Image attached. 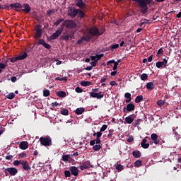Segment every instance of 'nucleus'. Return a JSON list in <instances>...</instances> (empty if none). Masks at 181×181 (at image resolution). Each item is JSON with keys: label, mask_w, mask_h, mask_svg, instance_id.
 Returning <instances> with one entry per match:
<instances>
[{"label": "nucleus", "mask_w": 181, "mask_h": 181, "mask_svg": "<svg viewBox=\"0 0 181 181\" xmlns=\"http://www.w3.org/2000/svg\"><path fill=\"white\" fill-rule=\"evenodd\" d=\"M105 32V28H103L100 31L97 27L90 28L88 31L82 36L81 39L78 40L77 45H81L83 42H90L92 37H95V36H101Z\"/></svg>", "instance_id": "nucleus-1"}, {"label": "nucleus", "mask_w": 181, "mask_h": 181, "mask_svg": "<svg viewBox=\"0 0 181 181\" xmlns=\"http://www.w3.org/2000/svg\"><path fill=\"white\" fill-rule=\"evenodd\" d=\"M133 2L139 4L140 8H141V13L145 15L148 12V5L152 4L153 0H132Z\"/></svg>", "instance_id": "nucleus-2"}, {"label": "nucleus", "mask_w": 181, "mask_h": 181, "mask_svg": "<svg viewBox=\"0 0 181 181\" xmlns=\"http://www.w3.org/2000/svg\"><path fill=\"white\" fill-rule=\"evenodd\" d=\"M64 26L66 28V29H76V28H77V23L71 20H66L64 21V23L61 25L62 30L64 29Z\"/></svg>", "instance_id": "nucleus-3"}, {"label": "nucleus", "mask_w": 181, "mask_h": 181, "mask_svg": "<svg viewBox=\"0 0 181 181\" xmlns=\"http://www.w3.org/2000/svg\"><path fill=\"white\" fill-rule=\"evenodd\" d=\"M40 142L43 146H52V138L49 136L40 137Z\"/></svg>", "instance_id": "nucleus-4"}, {"label": "nucleus", "mask_w": 181, "mask_h": 181, "mask_svg": "<svg viewBox=\"0 0 181 181\" xmlns=\"http://www.w3.org/2000/svg\"><path fill=\"white\" fill-rule=\"evenodd\" d=\"M92 91L90 92V97L92 98H97L98 100H101V98H104V95L103 94V92H99L97 93L98 91V88H93L92 89Z\"/></svg>", "instance_id": "nucleus-5"}, {"label": "nucleus", "mask_w": 181, "mask_h": 181, "mask_svg": "<svg viewBox=\"0 0 181 181\" xmlns=\"http://www.w3.org/2000/svg\"><path fill=\"white\" fill-rule=\"evenodd\" d=\"M4 173L6 176H8V173L10 176H16L18 174V169L13 167L7 168L4 170Z\"/></svg>", "instance_id": "nucleus-6"}, {"label": "nucleus", "mask_w": 181, "mask_h": 181, "mask_svg": "<svg viewBox=\"0 0 181 181\" xmlns=\"http://www.w3.org/2000/svg\"><path fill=\"white\" fill-rule=\"evenodd\" d=\"M26 57H28V53L24 52L23 54H20L16 57L10 58V62L11 63H15L16 62H18V60H25Z\"/></svg>", "instance_id": "nucleus-7"}, {"label": "nucleus", "mask_w": 181, "mask_h": 181, "mask_svg": "<svg viewBox=\"0 0 181 181\" xmlns=\"http://www.w3.org/2000/svg\"><path fill=\"white\" fill-rule=\"evenodd\" d=\"M63 33V28L60 27L59 28H58L55 33H54L50 37H49V40H54L56 39H57V37H59V36H60V35H62V33Z\"/></svg>", "instance_id": "nucleus-8"}, {"label": "nucleus", "mask_w": 181, "mask_h": 181, "mask_svg": "<svg viewBox=\"0 0 181 181\" xmlns=\"http://www.w3.org/2000/svg\"><path fill=\"white\" fill-rule=\"evenodd\" d=\"M42 33H43V30H42V26L40 25H37L35 29L34 38L40 39V37H42Z\"/></svg>", "instance_id": "nucleus-9"}, {"label": "nucleus", "mask_w": 181, "mask_h": 181, "mask_svg": "<svg viewBox=\"0 0 181 181\" xmlns=\"http://www.w3.org/2000/svg\"><path fill=\"white\" fill-rule=\"evenodd\" d=\"M91 168V163L89 160H86L83 162L82 163H80L79 169L81 170H85V169H90Z\"/></svg>", "instance_id": "nucleus-10"}, {"label": "nucleus", "mask_w": 181, "mask_h": 181, "mask_svg": "<svg viewBox=\"0 0 181 181\" xmlns=\"http://www.w3.org/2000/svg\"><path fill=\"white\" fill-rule=\"evenodd\" d=\"M135 110V105L134 103H129L127 105V107H123V112H131V111H134Z\"/></svg>", "instance_id": "nucleus-11"}, {"label": "nucleus", "mask_w": 181, "mask_h": 181, "mask_svg": "<svg viewBox=\"0 0 181 181\" xmlns=\"http://www.w3.org/2000/svg\"><path fill=\"white\" fill-rule=\"evenodd\" d=\"M37 45L43 46L44 47H45V49H52V46L46 43V42H45V40L43 39H40L38 40Z\"/></svg>", "instance_id": "nucleus-12"}, {"label": "nucleus", "mask_w": 181, "mask_h": 181, "mask_svg": "<svg viewBox=\"0 0 181 181\" xmlns=\"http://www.w3.org/2000/svg\"><path fill=\"white\" fill-rule=\"evenodd\" d=\"M69 170L71 172V175H73V176H78V168L76 166H72L69 168Z\"/></svg>", "instance_id": "nucleus-13"}, {"label": "nucleus", "mask_w": 181, "mask_h": 181, "mask_svg": "<svg viewBox=\"0 0 181 181\" xmlns=\"http://www.w3.org/2000/svg\"><path fill=\"white\" fill-rule=\"evenodd\" d=\"M23 9H21V10H16L17 12H19L20 11H23V12H26V13H29V12H30L31 11V8L30 6H29L28 4H23Z\"/></svg>", "instance_id": "nucleus-14"}, {"label": "nucleus", "mask_w": 181, "mask_h": 181, "mask_svg": "<svg viewBox=\"0 0 181 181\" xmlns=\"http://www.w3.org/2000/svg\"><path fill=\"white\" fill-rule=\"evenodd\" d=\"M78 13V9L71 8L68 13V15L69 16H71L72 18H76Z\"/></svg>", "instance_id": "nucleus-15"}, {"label": "nucleus", "mask_w": 181, "mask_h": 181, "mask_svg": "<svg viewBox=\"0 0 181 181\" xmlns=\"http://www.w3.org/2000/svg\"><path fill=\"white\" fill-rule=\"evenodd\" d=\"M20 149H23V151H25V149H28L29 148V143L28 141H21L19 144Z\"/></svg>", "instance_id": "nucleus-16"}, {"label": "nucleus", "mask_w": 181, "mask_h": 181, "mask_svg": "<svg viewBox=\"0 0 181 181\" xmlns=\"http://www.w3.org/2000/svg\"><path fill=\"white\" fill-rule=\"evenodd\" d=\"M21 165L23 167V169H24L25 170H30V169H32V168H30V165H29V163H28L27 160L25 161H22L21 162Z\"/></svg>", "instance_id": "nucleus-17"}, {"label": "nucleus", "mask_w": 181, "mask_h": 181, "mask_svg": "<svg viewBox=\"0 0 181 181\" xmlns=\"http://www.w3.org/2000/svg\"><path fill=\"white\" fill-rule=\"evenodd\" d=\"M10 9H12L13 8H23V6L21 4V3H14V4H10Z\"/></svg>", "instance_id": "nucleus-18"}, {"label": "nucleus", "mask_w": 181, "mask_h": 181, "mask_svg": "<svg viewBox=\"0 0 181 181\" xmlns=\"http://www.w3.org/2000/svg\"><path fill=\"white\" fill-rule=\"evenodd\" d=\"M134 117H135L134 115H129L125 118V122L127 124H132L134 122Z\"/></svg>", "instance_id": "nucleus-19"}, {"label": "nucleus", "mask_w": 181, "mask_h": 181, "mask_svg": "<svg viewBox=\"0 0 181 181\" xmlns=\"http://www.w3.org/2000/svg\"><path fill=\"white\" fill-rule=\"evenodd\" d=\"M146 87L147 90H150L152 91V90L155 89V83H153V82H148L146 83Z\"/></svg>", "instance_id": "nucleus-20"}, {"label": "nucleus", "mask_w": 181, "mask_h": 181, "mask_svg": "<svg viewBox=\"0 0 181 181\" xmlns=\"http://www.w3.org/2000/svg\"><path fill=\"white\" fill-rule=\"evenodd\" d=\"M146 142H148V140H146V139H144L141 143V146L144 149H148V148H149V144H146Z\"/></svg>", "instance_id": "nucleus-21"}, {"label": "nucleus", "mask_w": 181, "mask_h": 181, "mask_svg": "<svg viewBox=\"0 0 181 181\" xmlns=\"http://www.w3.org/2000/svg\"><path fill=\"white\" fill-rule=\"evenodd\" d=\"M76 6H78L81 9H83V8L86 6V3H83V0H76Z\"/></svg>", "instance_id": "nucleus-22"}, {"label": "nucleus", "mask_w": 181, "mask_h": 181, "mask_svg": "<svg viewBox=\"0 0 181 181\" xmlns=\"http://www.w3.org/2000/svg\"><path fill=\"white\" fill-rule=\"evenodd\" d=\"M84 111H86V109L84 107L76 108V110H75V114H76V115H81V114H83Z\"/></svg>", "instance_id": "nucleus-23"}, {"label": "nucleus", "mask_w": 181, "mask_h": 181, "mask_svg": "<svg viewBox=\"0 0 181 181\" xmlns=\"http://www.w3.org/2000/svg\"><path fill=\"white\" fill-rule=\"evenodd\" d=\"M112 63L115 64L112 70H117V69H118V62H115V60H110L107 62V64H111Z\"/></svg>", "instance_id": "nucleus-24"}, {"label": "nucleus", "mask_w": 181, "mask_h": 181, "mask_svg": "<svg viewBox=\"0 0 181 181\" xmlns=\"http://www.w3.org/2000/svg\"><path fill=\"white\" fill-rule=\"evenodd\" d=\"M124 98H127V100H125V103H127V104H128L129 103H131L132 100V98H131V93H126L124 94Z\"/></svg>", "instance_id": "nucleus-25"}, {"label": "nucleus", "mask_w": 181, "mask_h": 181, "mask_svg": "<svg viewBox=\"0 0 181 181\" xmlns=\"http://www.w3.org/2000/svg\"><path fill=\"white\" fill-rule=\"evenodd\" d=\"M143 100H144V96H142V95H138L135 98V103L136 104H139V103H141V101H142Z\"/></svg>", "instance_id": "nucleus-26"}, {"label": "nucleus", "mask_w": 181, "mask_h": 181, "mask_svg": "<svg viewBox=\"0 0 181 181\" xmlns=\"http://www.w3.org/2000/svg\"><path fill=\"white\" fill-rule=\"evenodd\" d=\"M57 97H60L61 98H63L64 97H66V92L63 90H59L57 92Z\"/></svg>", "instance_id": "nucleus-27"}, {"label": "nucleus", "mask_w": 181, "mask_h": 181, "mask_svg": "<svg viewBox=\"0 0 181 181\" xmlns=\"http://www.w3.org/2000/svg\"><path fill=\"white\" fill-rule=\"evenodd\" d=\"M81 86H82L83 87H88L89 86H91V82L90 81H82L81 82Z\"/></svg>", "instance_id": "nucleus-28"}, {"label": "nucleus", "mask_w": 181, "mask_h": 181, "mask_svg": "<svg viewBox=\"0 0 181 181\" xmlns=\"http://www.w3.org/2000/svg\"><path fill=\"white\" fill-rule=\"evenodd\" d=\"M71 158V156L70 154L68 155H63L62 156V160L63 162H68L69 159Z\"/></svg>", "instance_id": "nucleus-29"}, {"label": "nucleus", "mask_w": 181, "mask_h": 181, "mask_svg": "<svg viewBox=\"0 0 181 181\" xmlns=\"http://www.w3.org/2000/svg\"><path fill=\"white\" fill-rule=\"evenodd\" d=\"M132 155L134 158H140L141 157V151H135L132 152Z\"/></svg>", "instance_id": "nucleus-30"}, {"label": "nucleus", "mask_w": 181, "mask_h": 181, "mask_svg": "<svg viewBox=\"0 0 181 181\" xmlns=\"http://www.w3.org/2000/svg\"><path fill=\"white\" fill-rule=\"evenodd\" d=\"M102 146L100 144H96L93 146V150L95 151V152H98L100 149H101Z\"/></svg>", "instance_id": "nucleus-31"}, {"label": "nucleus", "mask_w": 181, "mask_h": 181, "mask_svg": "<svg viewBox=\"0 0 181 181\" xmlns=\"http://www.w3.org/2000/svg\"><path fill=\"white\" fill-rule=\"evenodd\" d=\"M156 66L158 69H160L162 67H166L165 66V63H163V62H156Z\"/></svg>", "instance_id": "nucleus-32"}, {"label": "nucleus", "mask_w": 181, "mask_h": 181, "mask_svg": "<svg viewBox=\"0 0 181 181\" xmlns=\"http://www.w3.org/2000/svg\"><path fill=\"white\" fill-rule=\"evenodd\" d=\"M62 22H64V19L63 18H59L57 20V21L54 23V26H59Z\"/></svg>", "instance_id": "nucleus-33"}, {"label": "nucleus", "mask_w": 181, "mask_h": 181, "mask_svg": "<svg viewBox=\"0 0 181 181\" xmlns=\"http://www.w3.org/2000/svg\"><path fill=\"white\" fill-rule=\"evenodd\" d=\"M77 15H78V16H79V18H83L86 15V13H84V11H83L80 9H78Z\"/></svg>", "instance_id": "nucleus-34"}, {"label": "nucleus", "mask_w": 181, "mask_h": 181, "mask_svg": "<svg viewBox=\"0 0 181 181\" xmlns=\"http://www.w3.org/2000/svg\"><path fill=\"white\" fill-rule=\"evenodd\" d=\"M71 35H69V34H67V35H62L61 36V40H69V39H70V37H71Z\"/></svg>", "instance_id": "nucleus-35"}, {"label": "nucleus", "mask_w": 181, "mask_h": 181, "mask_svg": "<svg viewBox=\"0 0 181 181\" xmlns=\"http://www.w3.org/2000/svg\"><path fill=\"white\" fill-rule=\"evenodd\" d=\"M62 115H69V110L67 109H62L61 111H60Z\"/></svg>", "instance_id": "nucleus-36"}, {"label": "nucleus", "mask_w": 181, "mask_h": 181, "mask_svg": "<svg viewBox=\"0 0 181 181\" xmlns=\"http://www.w3.org/2000/svg\"><path fill=\"white\" fill-rule=\"evenodd\" d=\"M134 166H136V168H139L140 166H142V161H141L140 160H137L134 163Z\"/></svg>", "instance_id": "nucleus-37"}, {"label": "nucleus", "mask_w": 181, "mask_h": 181, "mask_svg": "<svg viewBox=\"0 0 181 181\" xmlns=\"http://www.w3.org/2000/svg\"><path fill=\"white\" fill-rule=\"evenodd\" d=\"M6 98H8V100H13V98H15V93H9L8 95H6Z\"/></svg>", "instance_id": "nucleus-38"}, {"label": "nucleus", "mask_w": 181, "mask_h": 181, "mask_svg": "<svg viewBox=\"0 0 181 181\" xmlns=\"http://www.w3.org/2000/svg\"><path fill=\"white\" fill-rule=\"evenodd\" d=\"M43 95L44 97H49L50 95V90L45 89L43 90Z\"/></svg>", "instance_id": "nucleus-39"}, {"label": "nucleus", "mask_w": 181, "mask_h": 181, "mask_svg": "<svg viewBox=\"0 0 181 181\" xmlns=\"http://www.w3.org/2000/svg\"><path fill=\"white\" fill-rule=\"evenodd\" d=\"M95 135H96V138H101L103 133L101 132H94L93 136H95Z\"/></svg>", "instance_id": "nucleus-40"}, {"label": "nucleus", "mask_w": 181, "mask_h": 181, "mask_svg": "<svg viewBox=\"0 0 181 181\" xmlns=\"http://www.w3.org/2000/svg\"><path fill=\"white\" fill-rule=\"evenodd\" d=\"M64 176H65V177H70V176H71V171L65 170L64 171Z\"/></svg>", "instance_id": "nucleus-41"}, {"label": "nucleus", "mask_w": 181, "mask_h": 181, "mask_svg": "<svg viewBox=\"0 0 181 181\" xmlns=\"http://www.w3.org/2000/svg\"><path fill=\"white\" fill-rule=\"evenodd\" d=\"M118 47H119V45L118 44H115L110 46V50H112V52L113 50H115V49H118Z\"/></svg>", "instance_id": "nucleus-42"}, {"label": "nucleus", "mask_w": 181, "mask_h": 181, "mask_svg": "<svg viewBox=\"0 0 181 181\" xmlns=\"http://www.w3.org/2000/svg\"><path fill=\"white\" fill-rule=\"evenodd\" d=\"M151 138L152 141H156V139H158V134L153 133L151 135Z\"/></svg>", "instance_id": "nucleus-43"}, {"label": "nucleus", "mask_w": 181, "mask_h": 181, "mask_svg": "<svg viewBox=\"0 0 181 181\" xmlns=\"http://www.w3.org/2000/svg\"><path fill=\"white\" fill-rule=\"evenodd\" d=\"M22 161L23 160H15L14 162H13V165H14V166H19V165H22Z\"/></svg>", "instance_id": "nucleus-44"}, {"label": "nucleus", "mask_w": 181, "mask_h": 181, "mask_svg": "<svg viewBox=\"0 0 181 181\" xmlns=\"http://www.w3.org/2000/svg\"><path fill=\"white\" fill-rule=\"evenodd\" d=\"M157 105H158V107H162V105H165V101H163V100H159L157 101Z\"/></svg>", "instance_id": "nucleus-45"}, {"label": "nucleus", "mask_w": 181, "mask_h": 181, "mask_svg": "<svg viewBox=\"0 0 181 181\" xmlns=\"http://www.w3.org/2000/svg\"><path fill=\"white\" fill-rule=\"evenodd\" d=\"M147 78H148V74H143L141 75V80H143L144 81H145V80H146Z\"/></svg>", "instance_id": "nucleus-46"}, {"label": "nucleus", "mask_w": 181, "mask_h": 181, "mask_svg": "<svg viewBox=\"0 0 181 181\" xmlns=\"http://www.w3.org/2000/svg\"><path fill=\"white\" fill-rule=\"evenodd\" d=\"M116 169H117V170H119V172H121V170H122L124 169V166H122V165H121V164H118L116 166Z\"/></svg>", "instance_id": "nucleus-47"}, {"label": "nucleus", "mask_w": 181, "mask_h": 181, "mask_svg": "<svg viewBox=\"0 0 181 181\" xmlns=\"http://www.w3.org/2000/svg\"><path fill=\"white\" fill-rule=\"evenodd\" d=\"M142 121V119H138L136 121V124H134V127H139L141 125V122Z\"/></svg>", "instance_id": "nucleus-48"}, {"label": "nucleus", "mask_w": 181, "mask_h": 181, "mask_svg": "<svg viewBox=\"0 0 181 181\" xmlns=\"http://www.w3.org/2000/svg\"><path fill=\"white\" fill-rule=\"evenodd\" d=\"M0 9H10V6L8 5H1L0 4Z\"/></svg>", "instance_id": "nucleus-49"}, {"label": "nucleus", "mask_w": 181, "mask_h": 181, "mask_svg": "<svg viewBox=\"0 0 181 181\" xmlns=\"http://www.w3.org/2000/svg\"><path fill=\"white\" fill-rule=\"evenodd\" d=\"M107 124H103L102 126V127L100 128V132H104V131H105V129H107Z\"/></svg>", "instance_id": "nucleus-50"}, {"label": "nucleus", "mask_w": 181, "mask_h": 181, "mask_svg": "<svg viewBox=\"0 0 181 181\" xmlns=\"http://www.w3.org/2000/svg\"><path fill=\"white\" fill-rule=\"evenodd\" d=\"M102 57H104V54H96V60L98 62Z\"/></svg>", "instance_id": "nucleus-51"}, {"label": "nucleus", "mask_w": 181, "mask_h": 181, "mask_svg": "<svg viewBox=\"0 0 181 181\" xmlns=\"http://www.w3.org/2000/svg\"><path fill=\"white\" fill-rule=\"evenodd\" d=\"M75 90L76 93H83V89H81V88H80L79 86H77L75 88Z\"/></svg>", "instance_id": "nucleus-52"}, {"label": "nucleus", "mask_w": 181, "mask_h": 181, "mask_svg": "<svg viewBox=\"0 0 181 181\" xmlns=\"http://www.w3.org/2000/svg\"><path fill=\"white\" fill-rule=\"evenodd\" d=\"M97 63H98V62H97V60H95V61H93V62H90V64H91V67L93 68V67H95V66H97Z\"/></svg>", "instance_id": "nucleus-53"}, {"label": "nucleus", "mask_w": 181, "mask_h": 181, "mask_svg": "<svg viewBox=\"0 0 181 181\" xmlns=\"http://www.w3.org/2000/svg\"><path fill=\"white\" fill-rule=\"evenodd\" d=\"M18 157H19V158H26V153H25V152L21 153L18 155Z\"/></svg>", "instance_id": "nucleus-54"}, {"label": "nucleus", "mask_w": 181, "mask_h": 181, "mask_svg": "<svg viewBox=\"0 0 181 181\" xmlns=\"http://www.w3.org/2000/svg\"><path fill=\"white\" fill-rule=\"evenodd\" d=\"M6 67V64L0 63V69L2 70Z\"/></svg>", "instance_id": "nucleus-55"}, {"label": "nucleus", "mask_w": 181, "mask_h": 181, "mask_svg": "<svg viewBox=\"0 0 181 181\" xmlns=\"http://www.w3.org/2000/svg\"><path fill=\"white\" fill-rule=\"evenodd\" d=\"M134 141V137H132V136H130L128 139H127V142H129V144H131V142H132Z\"/></svg>", "instance_id": "nucleus-56"}, {"label": "nucleus", "mask_w": 181, "mask_h": 181, "mask_svg": "<svg viewBox=\"0 0 181 181\" xmlns=\"http://www.w3.org/2000/svg\"><path fill=\"white\" fill-rule=\"evenodd\" d=\"M95 140V142L97 144H101V139H100V138H97Z\"/></svg>", "instance_id": "nucleus-57"}, {"label": "nucleus", "mask_w": 181, "mask_h": 181, "mask_svg": "<svg viewBox=\"0 0 181 181\" xmlns=\"http://www.w3.org/2000/svg\"><path fill=\"white\" fill-rule=\"evenodd\" d=\"M52 107H59V103L57 102H54L51 104Z\"/></svg>", "instance_id": "nucleus-58"}, {"label": "nucleus", "mask_w": 181, "mask_h": 181, "mask_svg": "<svg viewBox=\"0 0 181 181\" xmlns=\"http://www.w3.org/2000/svg\"><path fill=\"white\" fill-rule=\"evenodd\" d=\"M110 84L112 86H118V83H117V82H115V81H110Z\"/></svg>", "instance_id": "nucleus-59"}, {"label": "nucleus", "mask_w": 181, "mask_h": 181, "mask_svg": "<svg viewBox=\"0 0 181 181\" xmlns=\"http://www.w3.org/2000/svg\"><path fill=\"white\" fill-rule=\"evenodd\" d=\"M157 54H163V49L160 48L157 52Z\"/></svg>", "instance_id": "nucleus-60"}, {"label": "nucleus", "mask_w": 181, "mask_h": 181, "mask_svg": "<svg viewBox=\"0 0 181 181\" xmlns=\"http://www.w3.org/2000/svg\"><path fill=\"white\" fill-rule=\"evenodd\" d=\"M11 80L12 83H16L17 78H16V76H12L11 78Z\"/></svg>", "instance_id": "nucleus-61"}, {"label": "nucleus", "mask_w": 181, "mask_h": 181, "mask_svg": "<svg viewBox=\"0 0 181 181\" xmlns=\"http://www.w3.org/2000/svg\"><path fill=\"white\" fill-rule=\"evenodd\" d=\"M52 13H53V10H48L47 11V15H48L49 16H52Z\"/></svg>", "instance_id": "nucleus-62"}, {"label": "nucleus", "mask_w": 181, "mask_h": 181, "mask_svg": "<svg viewBox=\"0 0 181 181\" xmlns=\"http://www.w3.org/2000/svg\"><path fill=\"white\" fill-rule=\"evenodd\" d=\"M12 158H13V156L9 155V156H6V160H11V159H12Z\"/></svg>", "instance_id": "nucleus-63"}, {"label": "nucleus", "mask_w": 181, "mask_h": 181, "mask_svg": "<svg viewBox=\"0 0 181 181\" xmlns=\"http://www.w3.org/2000/svg\"><path fill=\"white\" fill-rule=\"evenodd\" d=\"M163 63H164L165 66H168V59L166 58L163 59Z\"/></svg>", "instance_id": "nucleus-64"}]
</instances>
